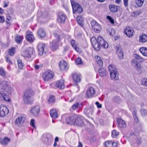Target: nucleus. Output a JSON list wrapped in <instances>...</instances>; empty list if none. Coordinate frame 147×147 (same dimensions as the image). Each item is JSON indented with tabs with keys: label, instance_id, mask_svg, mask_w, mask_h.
<instances>
[{
	"label": "nucleus",
	"instance_id": "4be33fe9",
	"mask_svg": "<svg viewBox=\"0 0 147 147\" xmlns=\"http://www.w3.org/2000/svg\"><path fill=\"white\" fill-rule=\"evenodd\" d=\"M45 45L42 43H39L38 46V53L40 55H42L44 52Z\"/></svg>",
	"mask_w": 147,
	"mask_h": 147
},
{
	"label": "nucleus",
	"instance_id": "0eeeda50",
	"mask_svg": "<svg viewBox=\"0 0 147 147\" xmlns=\"http://www.w3.org/2000/svg\"><path fill=\"white\" fill-rule=\"evenodd\" d=\"M91 27L94 32L96 33L100 32L101 26L100 24L95 20H92L90 22Z\"/></svg>",
	"mask_w": 147,
	"mask_h": 147
},
{
	"label": "nucleus",
	"instance_id": "c9c22d12",
	"mask_svg": "<svg viewBox=\"0 0 147 147\" xmlns=\"http://www.w3.org/2000/svg\"><path fill=\"white\" fill-rule=\"evenodd\" d=\"M71 44L76 51L77 52L79 51V49L77 45H76L74 40H73L71 41Z\"/></svg>",
	"mask_w": 147,
	"mask_h": 147
},
{
	"label": "nucleus",
	"instance_id": "13d9d810",
	"mask_svg": "<svg viewBox=\"0 0 147 147\" xmlns=\"http://www.w3.org/2000/svg\"><path fill=\"white\" fill-rule=\"evenodd\" d=\"M135 58L137 59L140 60H142V57L137 54H135Z\"/></svg>",
	"mask_w": 147,
	"mask_h": 147
},
{
	"label": "nucleus",
	"instance_id": "de8ad7c7",
	"mask_svg": "<svg viewBox=\"0 0 147 147\" xmlns=\"http://www.w3.org/2000/svg\"><path fill=\"white\" fill-rule=\"evenodd\" d=\"M102 39L103 40V42L102 45V47L104 48H107L109 46L108 43L107 42L104 40L102 37Z\"/></svg>",
	"mask_w": 147,
	"mask_h": 147
},
{
	"label": "nucleus",
	"instance_id": "a19ab883",
	"mask_svg": "<svg viewBox=\"0 0 147 147\" xmlns=\"http://www.w3.org/2000/svg\"><path fill=\"white\" fill-rule=\"evenodd\" d=\"M23 36L19 35L17 36L15 38V40L18 43H20L22 41Z\"/></svg>",
	"mask_w": 147,
	"mask_h": 147
},
{
	"label": "nucleus",
	"instance_id": "412c9836",
	"mask_svg": "<svg viewBox=\"0 0 147 147\" xmlns=\"http://www.w3.org/2000/svg\"><path fill=\"white\" fill-rule=\"evenodd\" d=\"M110 11L113 13H116L118 11L120 7L114 4H110L109 6Z\"/></svg>",
	"mask_w": 147,
	"mask_h": 147
},
{
	"label": "nucleus",
	"instance_id": "c03bdc74",
	"mask_svg": "<svg viewBox=\"0 0 147 147\" xmlns=\"http://www.w3.org/2000/svg\"><path fill=\"white\" fill-rule=\"evenodd\" d=\"M140 113L143 116H145L147 115V111L145 109H142L140 111Z\"/></svg>",
	"mask_w": 147,
	"mask_h": 147
},
{
	"label": "nucleus",
	"instance_id": "1a4fd4ad",
	"mask_svg": "<svg viewBox=\"0 0 147 147\" xmlns=\"http://www.w3.org/2000/svg\"><path fill=\"white\" fill-rule=\"evenodd\" d=\"M64 82V80H59L57 83L55 84L52 83L50 85L54 88H57L60 89H63L65 88Z\"/></svg>",
	"mask_w": 147,
	"mask_h": 147
},
{
	"label": "nucleus",
	"instance_id": "9d476101",
	"mask_svg": "<svg viewBox=\"0 0 147 147\" xmlns=\"http://www.w3.org/2000/svg\"><path fill=\"white\" fill-rule=\"evenodd\" d=\"M25 120V118L23 116H20L18 117L15 121L16 126L18 127L22 126L24 123Z\"/></svg>",
	"mask_w": 147,
	"mask_h": 147
},
{
	"label": "nucleus",
	"instance_id": "9b49d317",
	"mask_svg": "<svg viewBox=\"0 0 147 147\" xmlns=\"http://www.w3.org/2000/svg\"><path fill=\"white\" fill-rule=\"evenodd\" d=\"M39 106L37 105L33 106L30 109V113L32 115L35 116H37L40 111Z\"/></svg>",
	"mask_w": 147,
	"mask_h": 147
},
{
	"label": "nucleus",
	"instance_id": "7ed1b4c3",
	"mask_svg": "<svg viewBox=\"0 0 147 147\" xmlns=\"http://www.w3.org/2000/svg\"><path fill=\"white\" fill-rule=\"evenodd\" d=\"M34 51L33 48L28 47L23 51L22 55L24 57L26 58H32L35 56L34 54Z\"/></svg>",
	"mask_w": 147,
	"mask_h": 147
},
{
	"label": "nucleus",
	"instance_id": "052dcab7",
	"mask_svg": "<svg viewBox=\"0 0 147 147\" xmlns=\"http://www.w3.org/2000/svg\"><path fill=\"white\" fill-rule=\"evenodd\" d=\"M10 18L9 17H7L6 20V23L7 24H9Z\"/></svg>",
	"mask_w": 147,
	"mask_h": 147
},
{
	"label": "nucleus",
	"instance_id": "aec40b11",
	"mask_svg": "<svg viewBox=\"0 0 147 147\" xmlns=\"http://www.w3.org/2000/svg\"><path fill=\"white\" fill-rule=\"evenodd\" d=\"M101 36H99L97 38V43L93 46L94 48L97 51H99L101 49Z\"/></svg>",
	"mask_w": 147,
	"mask_h": 147
},
{
	"label": "nucleus",
	"instance_id": "6e6d98bb",
	"mask_svg": "<svg viewBox=\"0 0 147 147\" xmlns=\"http://www.w3.org/2000/svg\"><path fill=\"white\" fill-rule=\"evenodd\" d=\"M34 120L33 119H32L30 121V124L33 127H35V126L34 124Z\"/></svg>",
	"mask_w": 147,
	"mask_h": 147
},
{
	"label": "nucleus",
	"instance_id": "338daca9",
	"mask_svg": "<svg viewBox=\"0 0 147 147\" xmlns=\"http://www.w3.org/2000/svg\"><path fill=\"white\" fill-rule=\"evenodd\" d=\"M6 61L7 62H9L10 63H12V62L10 59L7 57H6Z\"/></svg>",
	"mask_w": 147,
	"mask_h": 147
},
{
	"label": "nucleus",
	"instance_id": "4468645a",
	"mask_svg": "<svg viewBox=\"0 0 147 147\" xmlns=\"http://www.w3.org/2000/svg\"><path fill=\"white\" fill-rule=\"evenodd\" d=\"M104 145L105 147H117L118 144L112 140H108L105 142Z\"/></svg>",
	"mask_w": 147,
	"mask_h": 147
},
{
	"label": "nucleus",
	"instance_id": "49530a36",
	"mask_svg": "<svg viewBox=\"0 0 147 147\" xmlns=\"http://www.w3.org/2000/svg\"><path fill=\"white\" fill-rule=\"evenodd\" d=\"M92 44L93 46L97 42V40H96L95 37H92L90 39Z\"/></svg>",
	"mask_w": 147,
	"mask_h": 147
},
{
	"label": "nucleus",
	"instance_id": "69168bd1",
	"mask_svg": "<svg viewBox=\"0 0 147 147\" xmlns=\"http://www.w3.org/2000/svg\"><path fill=\"white\" fill-rule=\"evenodd\" d=\"M133 117H134V120L136 121V122L137 123L139 121L138 119V118L137 116H134Z\"/></svg>",
	"mask_w": 147,
	"mask_h": 147
},
{
	"label": "nucleus",
	"instance_id": "ddd939ff",
	"mask_svg": "<svg viewBox=\"0 0 147 147\" xmlns=\"http://www.w3.org/2000/svg\"><path fill=\"white\" fill-rule=\"evenodd\" d=\"M124 32L127 36L130 37L134 35V31L131 27L127 26L124 30Z\"/></svg>",
	"mask_w": 147,
	"mask_h": 147
},
{
	"label": "nucleus",
	"instance_id": "f704fd0d",
	"mask_svg": "<svg viewBox=\"0 0 147 147\" xmlns=\"http://www.w3.org/2000/svg\"><path fill=\"white\" fill-rule=\"evenodd\" d=\"M84 19L81 16H78L77 18V21L78 24L81 26H83V22L84 21Z\"/></svg>",
	"mask_w": 147,
	"mask_h": 147
},
{
	"label": "nucleus",
	"instance_id": "a18cd8bd",
	"mask_svg": "<svg viewBox=\"0 0 147 147\" xmlns=\"http://www.w3.org/2000/svg\"><path fill=\"white\" fill-rule=\"evenodd\" d=\"M142 85L147 86V78H143L141 81Z\"/></svg>",
	"mask_w": 147,
	"mask_h": 147
},
{
	"label": "nucleus",
	"instance_id": "473e14b6",
	"mask_svg": "<svg viewBox=\"0 0 147 147\" xmlns=\"http://www.w3.org/2000/svg\"><path fill=\"white\" fill-rule=\"evenodd\" d=\"M139 51L144 56L147 57V49L146 48L141 47Z\"/></svg>",
	"mask_w": 147,
	"mask_h": 147
},
{
	"label": "nucleus",
	"instance_id": "c85d7f7f",
	"mask_svg": "<svg viewBox=\"0 0 147 147\" xmlns=\"http://www.w3.org/2000/svg\"><path fill=\"white\" fill-rule=\"evenodd\" d=\"M50 115L53 118L55 119L57 118L58 116L57 112L55 109L51 110L50 112Z\"/></svg>",
	"mask_w": 147,
	"mask_h": 147
},
{
	"label": "nucleus",
	"instance_id": "72a5a7b5",
	"mask_svg": "<svg viewBox=\"0 0 147 147\" xmlns=\"http://www.w3.org/2000/svg\"><path fill=\"white\" fill-rule=\"evenodd\" d=\"M47 100L49 102V104H53L55 100L54 96L52 95H50L48 98Z\"/></svg>",
	"mask_w": 147,
	"mask_h": 147
},
{
	"label": "nucleus",
	"instance_id": "0e129e2a",
	"mask_svg": "<svg viewBox=\"0 0 147 147\" xmlns=\"http://www.w3.org/2000/svg\"><path fill=\"white\" fill-rule=\"evenodd\" d=\"M122 0H115V3L116 4H119L121 2Z\"/></svg>",
	"mask_w": 147,
	"mask_h": 147
},
{
	"label": "nucleus",
	"instance_id": "bf43d9fd",
	"mask_svg": "<svg viewBox=\"0 0 147 147\" xmlns=\"http://www.w3.org/2000/svg\"><path fill=\"white\" fill-rule=\"evenodd\" d=\"M128 0H123V3L125 7L128 6Z\"/></svg>",
	"mask_w": 147,
	"mask_h": 147
},
{
	"label": "nucleus",
	"instance_id": "680f3d73",
	"mask_svg": "<svg viewBox=\"0 0 147 147\" xmlns=\"http://www.w3.org/2000/svg\"><path fill=\"white\" fill-rule=\"evenodd\" d=\"M5 21V18L3 16H0V22H4Z\"/></svg>",
	"mask_w": 147,
	"mask_h": 147
},
{
	"label": "nucleus",
	"instance_id": "7c9ffc66",
	"mask_svg": "<svg viewBox=\"0 0 147 147\" xmlns=\"http://www.w3.org/2000/svg\"><path fill=\"white\" fill-rule=\"evenodd\" d=\"M117 53L120 59H123V51L119 48H117Z\"/></svg>",
	"mask_w": 147,
	"mask_h": 147
},
{
	"label": "nucleus",
	"instance_id": "4d7b16f0",
	"mask_svg": "<svg viewBox=\"0 0 147 147\" xmlns=\"http://www.w3.org/2000/svg\"><path fill=\"white\" fill-rule=\"evenodd\" d=\"M137 144L138 145L141 144V140L140 138H138L136 140Z\"/></svg>",
	"mask_w": 147,
	"mask_h": 147
},
{
	"label": "nucleus",
	"instance_id": "5701e85b",
	"mask_svg": "<svg viewBox=\"0 0 147 147\" xmlns=\"http://www.w3.org/2000/svg\"><path fill=\"white\" fill-rule=\"evenodd\" d=\"M26 38L27 40L30 42H32L34 40V36L32 32L30 33L27 34Z\"/></svg>",
	"mask_w": 147,
	"mask_h": 147
},
{
	"label": "nucleus",
	"instance_id": "2f4dec72",
	"mask_svg": "<svg viewBox=\"0 0 147 147\" xmlns=\"http://www.w3.org/2000/svg\"><path fill=\"white\" fill-rule=\"evenodd\" d=\"M10 141V139L6 137L0 139V141L1 144L2 145H6L7 143Z\"/></svg>",
	"mask_w": 147,
	"mask_h": 147
},
{
	"label": "nucleus",
	"instance_id": "774afa93",
	"mask_svg": "<svg viewBox=\"0 0 147 147\" xmlns=\"http://www.w3.org/2000/svg\"><path fill=\"white\" fill-rule=\"evenodd\" d=\"M132 114L133 117L134 116H137V113L136 111H133V112L132 113Z\"/></svg>",
	"mask_w": 147,
	"mask_h": 147
},
{
	"label": "nucleus",
	"instance_id": "a211bd4d",
	"mask_svg": "<svg viewBox=\"0 0 147 147\" xmlns=\"http://www.w3.org/2000/svg\"><path fill=\"white\" fill-rule=\"evenodd\" d=\"M95 90L93 88L90 87L87 91L86 96L89 98L91 97L95 94Z\"/></svg>",
	"mask_w": 147,
	"mask_h": 147
},
{
	"label": "nucleus",
	"instance_id": "6e6552de",
	"mask_svg": "<svg viewBox=\"0 0 147 147\" xmlns=\"http://www.w3.org/2000/svg\"><path fill=\"white\" fill-rule=\"evenodd\" d=\"M54 35L57 39V40H54L51 43V49L53 51H54L57 49L58 47V42L60 40V38L59 35L56 34H54Z\"/></svg>",
	"mask_w": 147,
	"mask_h": 147
},
{
	"label": "nucleus",
	"instance_id": "bb28decb",
	"mask_svg": "<svg viewBox=\"0 0 147 147\" xmlns=\"http://www.w3.org/2000/svg\"><path fill=\"white\" fill-rule=\"evenodd\" d=\"M67 64V63L65 61H61L59 63V66L60 69L63 71L66 69Z\"/></svg>",
	"mask_w": 147,
	"mask_h": 147
},
{
	"label": "nucleus",
	"instance_id": "f03ea898",
	"mask_svg": "<svg viewBox=\"0 0 147 147\" xmlns=\"http://www.w3.org/2000/svg\"><path fill=\"white\" fill-rule=\"evenodd\" d=\"M33 92L31 89L26 90L25 92L23 97L24 102L26 104H31L32 103L33 100L32 96Z\"/></svg>",
	"mask_w": 147,
	"mask_h": 147
},
{
	"label": "nucleus",
	"instance_id": "423d86ee",
	"mask_svg": "<svg viewBox=\"0 0 147 147\" xmlns=\"http://www.w3.org/2000/svg\"><path fill=\"white\" fill-rule=\"evenodd\" d=\"M75 117L74 124L80 126H83L84 125L83 117L80 115L76 114H75Z\"/></svg>",
	"mask_w": 147,
	"mask_h": 147
},
{
	"label": "nucleus",
	"instance_id": "ea45409f",
	"mask_svg": "<svg viewBox=\"0 0 147 147\" xmlns=\"http://www.w3.org/2000/svg\"><path fill=\"white\" fill-rule=\"evenodd\" d=\"M17 62L18 67L20 69H22L24 66V64L22 62V61L20 59H17Z\"/></svg>",
	"mask_w": 147,
	"mask_h": 147
},
{
	"label": "nucleus",
	"instance_id": "4c0bfd02",
	"mask_svg": "<svg viewBox=\"0 0 147 147\" xmlns=\"http://www.w3.org/2000/svg\"><path fill=\"white\" fill-rule=\"evenodd\" d=\"M144 1V0H135V3L137 7H140L142 6Z\"/></svg>",
	"mask_w": 147,
	"mask_h": 147
},
{
	"label": "nucleus",
	"instance_id": "79ce46f5",
	"mask_svg": "<svg viewBox=\"0 0 147 147\" xmlns=\"http://www.w3.org/2000/svg\"><path fill=\"white\" fill-rule=\"evenodd\" d=\"M0 75H1L3 78L6 77L5 72L2 67L0 68Z\"/></svg>",
	"mask_w": 147,
	"mask_h": 147
},
{
	"label": "nucleus",
	"instance_id": "39448f33",
	"mask_svg": "<svg viewBox=\"0 0 147 147\" xmlns=\"http://www.w3.org/2000/svg\"><path fill=\"white\" fill-rule=\"evenodd\" d=\"M54 76V73L51 71L48 70L43 73L42 78L45 81H48L52 79Z\"/></svg>",
	"mask_w": 147,
	"mask_h": 147
},
{
	"label": "nucleus",
	"instance_id": "2eb2a0df",
	"mask_svg": "<svg viewBox=\"0 0 147 147\" xmlns=\"http://www.w3.org/2000/svg\"><path fill=\"white\" fill-rule=\"evenodd\" d=\"M117 119V121L119 127L121 128L122 129L126 128V123L125 121L123 120L121 118H118Z\"/></svg>",
	"mask_w": 147,
	"mask_h": 147
},
{
	"label": "nucleus",
	"instance_id": "e2e57ef3",
	"mask_svg": "<svg viewBox=\"0 0 147 147\" xmlns=\"http://www.w3.org/2000/svg\"><path fill=\"white\" fill-rule=\"evenodd\" d=\"M95 104L97 106V107L98 108H101V104H100L98 102H96Z\"/></svg>",
	"mask_w": 147,
	"mask_h": 147
},
{
	"label": "nucleus",
	"instance_id": "5fc2aeb1",
	"mask_svg": "<svg viewBox=\"0 0 147 147\" xmlns=\"http://www.w3.org/2000/svg\"><path fill=\"white\" fill-rule=\"evenodd\" d=\"M115 34V30L113 29H111L110 32L109 34L111 36H113Z\"/></svg>",
	"mask_w": 147,
	"mask_h": 147
},
{
	"label": "nucleus",
	"instance_id": "37998d69",
	"mask_svg": "<svg viewBox=\"0 0 147 147\" xmlns=\"http://www.w3.org/2000/svg\"><path fill=\"white\" fill-rule=\"evenodd\" d=\"M95 58L97 64L99 65H100L101 63V58L100 57L98 56H96L95 57Z\"/></svg>",
	"mask_w": 147,
	"mask_h": 147
},
{
	"label": "nucleus",
	"instance_id": "3c124183",
	"mask_svg": "<svg viewBox=\"0 0 147 147\" xmlns=\"http://www.w3.org/2000/svg\"><path fill=\"white\" fill-rule=\"evenodd\" d=\"M15 53L14 49V48H11L9 50V54L11 56L14 55Z\"/></svg>",
	"mask_w": 147,
	"mask_h": 147
},
{
	"label": "nucleus",
	"instance_id": "a878e982",
	"mask_svg": "<svg viewBox=\"0 0 147 147\" xmlns=\"http://www.w3.org/2000/svg\"><path fill=\"white\" fill-rule=\"evenodd\" d=\"M66 18V16L63 13H59L58 18V21L61 23L64 22Z\"/></svg>",
	"mask_w": 147,
	"mask_h": 147
},
{
	"label": "nucleus",
	"instance_id": "393cba45",
	"mask_svg": "<svg viewBox=\"0 0 147 147\" xmlns=\"http://www.w3.org/2000/svg\"><path fill=\"white\" fill-rule=\"evenodd\" d=\"M37 33L38 36L41 38H43L46 36V32L42 28L39 29L38 30Z\"/></svg>",
	"mask_w": 147,
	"mask_h": 147
},
{
	"label": "nucleus",
	"instance_id": "8fccbe9b",
	"mask_svg": "<svg viewBox=\"0 0 147 147\" xmlns=\"http://www.w3.org/2000/svg\"><path fill=\"white\" fill-rule=\"evenodd\" d=\"M75 63L78 65H81L83 63V62L80 58H78L75 60Z\"/></svg>",
	"mask_w": 147,
	"mask_h": 147
},
{
	"label": "nucleus",
	"instance_id": "09e8293b",
	"mask_svg": "<svg viewBox=\"0 0 147 147\" xmlns=\"http://www.w3.org/2000/svg\"><path fill=\"white\" fill-rule=\"evenodd\" d=\"M107 18L109 21L111 23L114 25L115 24V21L110 16H108L107 17Z\"/></svg>",
	"mask_w": 147,
	"mask_h": 147
},
{
	"label": "nucleus",
	"instance_id": "b1692460",
	"mask_svg": "<svg viewBox=\"0 0 147 147\" xmlns=\"http://www.w3.org/2000/svg\"><path fill=\"white\" fill-rule=\"evenodd\" d=\"M131 63L132 64L136 63L135 68L137 71H140L142 70V67L141 64L139 62H137L135 60L133 59L132 60Z\"/></svg>",
	"mask_w": 147,
	"mask_h": 147
},
{
	"label": "nucleus",
	"instance_id": "864d4df0",
	"mask_svg": "<svg viewBox=\"0 0 147 147\" xmlns=\"http://www.w3.org/2000/svg\"><path fill=\"white\" fill-rule=\"evenodd\" d=\"M79 106V105L78 103H77L73 105L72 108L74 110L78 108Z\"/></svg>",
	"mask_w": 147,
	"mask_h": 147
},
{
	"label": "nucleus",
	"instance_id": "603ef678",
	"mask_svg": "<svg viewBox=\"0 0 147 147\" xmlns=\"http://www.w3.org/2000/svg\"><path fill=\"white\" fill-rule=\"evenodd\" d=\"M108 74L107 71L104 69L102 68V76H105Z\"/></svg>",
	"mask_w": 147,
	"mask_h": 147
},
{
	"label": "nucleus",
	"instance_id": "f3484780",
	"mask_svg": "<svg viewBox=\"0 0 147 147\" xmlns=\"http://www.w3.org/2000/svg\"><path fill=\"white\" fill-rule=\"evenodd\" d=\"M75 117V114L70 116L68 115H66L65 116L66 122L67 124L71 123L74 124Z\"/></svg>",
	"mask_w": 147,
	"mask_h": 147
},
{
	"label": "nucleus",
	"instance_id": "58836bf2",
	"mask_svg": "<svg viewBox=\"0 0 147 147\" xmlns=\"http://www.w3.org/2000/svg\"><path fill=\"white\" fill-rule=\"evenodd\" d=\"M119 133L116 130L114 129L112 131L111 133V136L113 138H116L119 135Z\"/></svg>",
	"mask_w": 147,
	"mask_h": 147
},
{
	"label": "nucleus",
	"instance_id": "f257e3e1",
	"mask_svg": "<svg viewBox=\"0 0 147 147\" xmlns=\"http://www.w3.org/2000/svg\"><path fill=\"white\" fill-rule=\"evenodd\" d=\"M11 89L10 83L5 80L0 81V99L9 102L10 99L7 94V93H10Z\"/></svg>",
	"mask_w": 147,
	"mask_h": 147
},
{
	"label": "nucleus",
	"instance_id": "e433bc0d",
	"mask_svg": "<svg viewBox=\"0 0 147 147\" xmlns=\"http://www.w3.org/2000/svg\"><path fill=\"white\" fill-rule=\"evenodd\" d=\"M108 69L110 73L114 71L117 70V69L115 67V66L114 65L112 64H110L109 65Z\"/></svg>",
	"mask_w": 147,
	"mask_h": 147
},
{
	"label": "nucleus",
	"instance_id": "c756f323",
	"mask_svg": "<svg viewBox=\"0 0 147 147\" xmlns=\"http://www.w3.org/2000/svg\"><path fill=\"white\" fill-rule=\"evenodd\" d=\"M72 77L74 82L78 83L80 81L81 78L80 76L77 74H73Z\"/></svg>",
	"mask_w": 147,
	"mask_h": 147
},
{
	"label": "nucleus",
	"instance_id": "6ab92c4d",
	"mask_svg": "<svg viewBox=\"0 0 147 147\" xmlns=\"http://www.w3.org/2000/svg\"><path fill=\"white\" fill-rule=\"evenodd\" d=\"M110 73V76L112 79L114 80H119V74L117 70L111 72Z\"/></svg>",
	"mask_w": 147,
	"mask_h": 147
},
{
	"label": "nucleus",
	"instance_id": "dca6fc26",
	"mask_svg": "<svg viewBox=\"0 0 147 147\" xmlns=\"http://www.w3.org/2000/svg\"><path fill=\"white\" fill-rule=\"evenodd\" d=\"M94 111L93 108L91 107H86L84 111L85 114L88 117H91Z\"/></svg>",
	"mask_w": 147,
	"mask_h": 147
},
{
	"label": "nucleus",
	"instance_id": "20e7f679",
	"mask_svg": "<svg viewBox=\"0 0 147 147\" xmlns=\"http://www.w3.org/2000/svg\"><path fill=\"white\" fill-rule=\"evenodd\" d=\"M71 2L72 7L73 13L80 14L82 11V9L79 4L75 3L74 0H71Z\"/></svg>",
	"mask_w": 147,
	"mask_h": 147
},
{
	"label": "nucleus",
	"instance_id": "cd10ccee",
	"mask_svg": "<svg viewBox=\"0 0 147 147\" xmlns=\"http://www.w3.org/2000/svg\"><path fill=\"white\" fill-rule=\"evenodd\" d=\"M139 41L140 42H145L147 41V36L145 34H141L139 37Z\"/></svg>",
	"mask_w": 147,
	"mask_h": 147
},
{
	"label": "nucleus",
	"instance_id": "f8f14e48",
	"mask_svg": "<svg viewBox=\"0 0 147 147\" xmlns=\"http://www.w3.org/2000/svg\"><path fill=\"white\" fill-rule=\"evenodd\" d=\"M9 112V110L7 107L3 105L0 106V116L3 117L7 114Z\"/></svg>",
	"mask_w": 147,
	"mask_h": 147
}]
</instances>
